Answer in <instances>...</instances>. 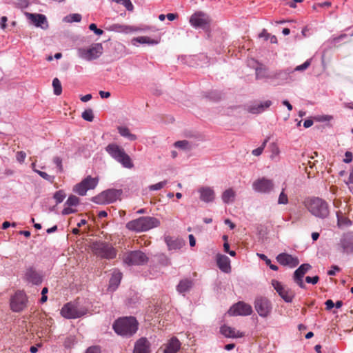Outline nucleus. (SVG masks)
I'll list each match as a JSON object with an SVG mask.
<instances>
[{"label":"nucleus","instance_id":"17","mask_svg":"<svg viewBox=\"0 0 353 353\" xmlns=\"http://www.w3.org/2000/svg\"><path fill=\"white\" fill-rule=\"evenodd\" d=\"M339 245L342 252L347 254L353 252V233L344 234L340 239Z\"/></svg>","mask_w":353,"mask_h":353},{"label":"nucleus","instance_id":"62","mask_svg":"<svg viewBox=\"0 0 353 353\" xmlns=\"http://www.w3.org/2000/svg\"><path fill=\"white\" fill-rule=\"evenodd\" d=\"M190 245L191 247H194L196 244V240L194 236L192 234H190L189 236Z\"/></svg>","mask_w":353,"mask_h":353},{"label":"nucleus","instance_id":"30","mask_svg":"<svg viewBox=\"0 0 353 353\" xmlns=\"http://www.w3.org/2000/svg\"><path fill=\"white\" fill-rule=\"evenodd\" d=\"M122 278V274L119 270H114L112 272V276L110 279L109 289L114 291L119 286Z\"/></svg>","mask_w":353,"mask_h":353},{"label":"nucleus","instance_id":"20","mask_svg":"<svg viewBox=\"0 0 353 353\" xmlns=\"http://www.w3.org/2000/svg\"><path fill=\"white\" fill-rule=\"evenodd\" d=\"M310 268L311 265L310 264L305 263L301 265L294 273V280L301 288H305L303 277Z\"/></svg>","mask_w":353,"mask_h":353},{"label":"nucleus","instance_id":"13","mask_svg":"<svg viewBox=\"0 0 353 353\" xmlns=\"http://www.w3.org/2000/svg\"><path fill=\"white\" fill-rule=\"evenodd\" d=\"M254 307L259 315L261 317L268 316L272 309L271 302L265 297H258L254 301Z\"/></svg>","mask_w":353,"mask_h":353},{"label":"nucleus","instance_id":"46","mask_svg":"<svg viewBox=\"0 0 353 353\" xmlns=\"http://www.w3.org/2000/svg\"><path fill=\"white\" fill-rule=\"evenodd\" d=\"M53 162L57 165L59 172H62L63 170L62 159L59 157H55L53 158Z\"/></svg>","mask_w":353,"mask_h":353},{"label":"nucleus","instance_id":"26","mask_svg":"<svg viewBox=\"0 0 353 353\" xmlns=\"http://www.w3.org/2000/svg\"><path fill=\"white\" fill-rule=\"evenodd\" d=\"M147 28H141L134 26H130L121 24H113L110 27V30L117 32L129 33L138 31H145Z\"/></svg>","mask_w":353,"mask_h":353},{"label":"nucleus","instance_id":"60","mask_svg":"<svg viewBox=\"0 0 353 353\" xmlns=\"http://www.w3.org/2000/svg\"><path fill=\"white\" fill-rule=\"evenodd\" d=\"M99 95L103 99H107L110 97V92L101 90L99 91Z\"/></svg>","mask_w":353,"mask_h":353},{"label":"nucleus","instance_id":"1","mask_svg":"<svg viewBox=\"0 0 353 353\" xmlns=\"http://www.w3.org/2000/svg\"><path fill=\"white\" fill-rule=\"evenodd\" d=\"M305 206L312 215L318 219H326L330 214L329 204L321 198H309L305 201Z\"/></svg>","mask_w":353,"mask_h":353},{"label":"nucleus","instance_id":"64","mask_svg":"<svg viewBox=\"0 0 353 353\" xmlns=\"http://www.w3.org/2000/svg\"><path fill=\"white\" fill-rule=\"evenodd\" d=\"M17 4L21 8H26L28 6V1L26 0H17Z\"/></svg>","mask_w":353,"mask_h":353},{"label":"nucleus","instance_id":"43","mask_svg":"<svg viewBox=\"0 0 353 353\" xmlns=\"http://www.w3.org/2000/svg\"><path fill=\"white\" fill-rule=\"evenodd\" d=\"M81 117L84 120L88 121H92L94 119L93 112L91 109H88L83 112Z\"/></svg>","mask_w":353,"mask_h":353},{"label":"nucleus","instance_id":"21","mask_svg":"<svg viewBox=\"0 0 353 353\" xmlns=\"http://www.w3.org/2000/svg\"><path fill=\"white\" fill-rule=\"evenodd\" d=\"M24 279L33 285H39L42 283V276L32 268L26 270Z\"/></svg>","mask_w":353,"mask_h":353},{"label":"nucleus","instance_id":"16","mask_svg":"<svg viewBox=\"0 0 353 353\" xmlns=\"http://www.w3.org/2000/svg\"><path fill=\"white\" fill-rule=\"evenodd\" d=\"M26 295L22 292H17L10 300V307L14 312L21 311L26 305Z\"/></svg>","mask_w":353,"mask_h":353},{"label":"nucleus","instance_id":"59","mask_svg":"<svg viewBox=\"0 0 353 353\" xmlns=\"http://www.w3.org/2000/svg\"><path fill=\"white\" fill-rule=\"evenodd\" d=\"M325 304L327 310H331L334 306V302L331 299L327 300L325 301Z\"/></svg>","mask_w":353,"mask_h":353},{"label":"nucleus","instance_id":"18","mask_svg":"<svg viewBox=\"0 0 353 353\" xmlns=\"http://www.w3.org/2000/svg\"><path fill=\"white\" fill-rule=\"evenodd\" d=\"M199 199L205 203L213 202L215 199V192L212 187L202 186L198 189Z\"/></svg>","mask_w":353,"mask_h":353},{"label":"nucleus","instance_id":"37","mask_svg":"<svg viewBox=\"0 0 353 353\" xmlns=\"http://www.w3.org/2000/svg\"><path fill=\"white\" fill-rule=\"evenodd\" d=\"M174 146L181 150H190L192 148L190 143L186 140L176 141Z\"/></svg>","mask_w":353,"mask_h":353},{"label":"nucleus","instance_id":"52","mask_svg":"<svg viewBox=\"0 0 353 353\" xmlns=\"http://www.w3.org/2000/svg\"><path fill=\"white\" fill-rule=\"evenodd\" d=\"M319 278L318 276H314L313 277H310V276H307L305 278V281L307 283H312V284H316L317 283V282L319 281Z\"/></svg>","mask_w":353,"mask_h":353},{"label":"nucleus","instance_id":"54","mask_svg":"<svg viewBox=\"0 0 353 353\" xmlns=\"http://www.w3.org/2000/svg\"><path fill=\"white\" fill-rule=\"evenodd\" d=\"M345 158L344 159L343 161L345 163H350L352 160V154L351 152L347 151L345 154Z\"/></svg>","mask_w":353,"mask_h":353},{"label":"nucleus","instance_id":"19","mask_svg":"<svg viewBox=\"0 0 353 353\" xmlns=\"http://www.w3.org/2000/svg\"><path fill=\"white\" fill-rule=\"evenodd\" d=\"M277 261L282 265L294 268L299 263L297 257L287 253H281L276 256Z\"/></svg>","mask_w":353,"mask_h":353},{"label":"nucleus","instance_id":"28","mask_svg":"<svg viewBox=\"0 0 353 353\" xmlns=\"http://www.w3.org/2000/svg\"><path fill=\"white\" fill-rule=\"evenodd\" d=\"M216 262L218 267L221 271L226 273L230 272V260L227 256L221 254H217Z\"/></svg>","mask_w":353,"mask_h":353},{"label":"nucleus","instance_id":"4","mask_svg":"<svg viewBox=\"0 0 353 353\" xmlns=\"http://www.w3.org/2000/svg\"><path fill=\"white\" fill-rule=\"evenodd\" d=\"M160 225V221L155 217L142 216L132 220L126 224L128 229L136 232H144L157 228Z\"/></svg>","mask_w":353,"mask_h":353},{"label":"nucleus","instance_id":"38","mask_svg":"<svg viewBox=\"0 0 353 353\" xmlns=\"http://www.w3.org/2000/svg\"><path fill=\"white\" fill-rule=\"evenodd\" d=\"M81 20V15L77 13L71 14L64 18V21L68 23L79 22Z\"/></svg>","mask_w":353,"mask_h":353},{"label":"nucleus","instance_id":"56","mask_svg":"<svg viewBox=\"0 0 353 353\" xmlns=\"http://www.w3.org/2000/svg\"><path fill=\"white\" fill-rule=\"evenodd\" d=\"M338 271H339V268L336 265H333L332 266V269L327 272V274L330 276H334L335 275L336 272Z\"/></svg>","mask_w":353,"mask_h":353},{"label":"nucleus","instance_id":"31","mask_svg":"<svg viewBox=\"0 0 353 353\" xmlns=\"http://www.w3.org/2000/svg\"><path fill=\"white\" fill-rule=\"evenodd\" d=\"M158 43H159V41L157 40L151 39L148 37H143V36L135 37L131 40V43L134 46H137L138 43L154 45V44H157Z\"/></svg>","mask_w":353,"mask_h":353},{"label":"nucleus","instance_id":"47","mask_svg":"<svg viewBox=\"0 0 353 353\" xmlns=\"http://www.w3.org/2000/svg\"><path fill=\"white\" fill-rule=\"evenodd\" d=\"M337 219H338V225L342 226L344 225H350L351 221L350 220H347L346 218L340 216L339 214L337 213Z\"/></svg>","mask_w":353,"mask_h":353},{"label":"nucleus","instance_id":"23","mask_svg":"<svg viewBox=\"0 0 353 353\" xmlns=\"http://www.w3.org/2000/svg\"><path fill=\"white\" fill-rule=\"evenodd\" d=\"M26 15L28 19L37 27H41L43 29L48 27L46 17L43 14L27 13Z\"/></svg>","mask_w":353,"mask_h":353},{"label":"nucleus","instance_id":"58","mask_svg":"<svg viewBox=\"0 0 353 353\" xmlns=\"http://www.w3.org/2000/svg\"><path fill=\"white\" fill-rule=\"evenodd\" d=\"M259 37L260 38H263L265 40H268L270 37V34L268 33L266 30L263 29L262 32L259 34Z\"/></svg>","mask_w":353,"mask_h":353},{"label":"nucleus","instance_id":"51","mask_svg":"<svg viewBox=\"0 0 353 353\" xmlns=\"http://www.w3.org/2000/svg\"><path fill=\"white\" fill-rule=\"evenodd\" d=\"M77 212L76 210L72 208L70 206L65 205V208L62 210L63 215H68L70 214L75 213Z\"/></svg>","mask_w":353,"mask_h":353},{"label":"nucleus","instance_id":"36","mask_svg":"<svg viewBox=\"0 0 353 353\" xmlns=\"http://www.w3.org/2000/svg\"><path fill=\"white\" fill-rule=\"evenodd\" d=\"M52 86L55 95H60L62 92V87L60 81L57 78H54L52 81Z\"/></svg>","mask_w":353,"mask_h":353},{"label":"nucleus","instance_id":"53","mask_svg":"<svg viewBox=\"0 0 353 353\" xmlns=\"http://www.w3.org/2000/svg\"><path fill=\"white\" fill-rule=\"evenodd\" d=\"M85 353H101V350L98 346L90 347L87 349Z\"/></svg>","mask_w":353,"mask_h":353},{"label":"nucleus","instance_id":"48","mask_svg":"<svg viewBox=\"0 0 353 353\" xmlns=\"http://www.w3.org/2000/svg\"><path fill=\"white\" fill-rule=\"evenodd\" d=\"M117 2L123 4L128 10H132L133 9V5L130 0H116Z\"/></svg>","mask_w":353,"mask_h":353},{"label":"nucleus","instance_id":"15","mask_svg":"<svg viewBox=\"0 0 353 353\" xmlns=\"http://www.w3.org/2000/svg\"><path fill=\"white\" fill-rule=\"evenodd\" d=\"M252 312V306L243 301H239L233 305L228 310V314L230 316H248Z\"/></svg>","mask_w":353,"mask_h":353},{"label":"nucleus","instance_id":"11","mask_svg":"<svg viewBox=\"0 0 353 353\" xmlns=\"http://www.w3.org/2000/svg\"><path fill=\"white\" fill-rule=\"evenodd\" d=\"M252 189L254 192L261 194H270L274 189V181L265 177H261L252 183Z\"/></svg>","mask_w":353,"mask_h":353},{"label":"nucleus","instance_id":"29","mask_svg":"<svg viewBox=\"0 0 353 353\" xmlns=\"http://www.w3.org/2000/svg\"><path fill=\"white\" fill-rule=\"evenodd\" d=\"M165 242L166 243L169 250H179L184 245V241L182 239L174 238L170 236L165 237Z\"/></svg>","mask_w":353,"mask_h":353},{"label":"nucleus","instance_id":"10","mask_svg":"<svg viewBox=\"0 0 353 353\" xmlns=\"http://www.w3.org/2000/svg\"><path fill=\"white\" fill-rule=\"evenodd\" d=\"M98 183L99 179L97 177L88 176L74 186L73 191L80 196H85L88 190H94Z\"/></svg>","mask_w":353,"mask_h":353},{"label":"nucleus","instance_id":"5","mask_svg":"<svg viewBox=\"0 0 353 353\" xmlns=\"http://www.w3.org/2000/svg\"><path fill=\"white\" fill-rule=\"evenodd\" d=\"M90 249L94 255L101 259H112L117 256L116 249L105 241H94L90 245Z\"/></svg>","mask_w":353,"mask_h":353},{"label":"nucleus","instance_id":"12","mask_svg":"<svg viewBox=\"0 0 353 353\" xmlns=\"http://www.w3.org/2000/svg\"><path fill=\"white\" fill-rule=\"evenodd\" d=\"M189 21L191 26L195 28L206 29L209 27L211 19L205 13L197 12L190 17Z\"/></svg>","mask_w":353,"mask_h":353},{"label":"nucleus","instance_id":"3","mask_svg":"<svg viewBox=\"0 0 353 353\" xmlns=\"http://www.w3.org/2000/svg\"><path fill=\"white\" fill-rule=\"evenodd\" d=\"M106 152L124 168L131 169L134 165L130 157L117 143H110L105 148Z\"/></svg>","mask_w":353,"mask_h":353},{"label":"nucleus","instance_id":"40","mask_svg":"<svg viewBox=\"0 0 353 353\" xmlns=\"http://www.w3.org/2000/svg\"><path fill=\"white\" fill-rule=\"evenodd\" d=\"M167 183H168V181L164 180V181H160L156 184L149 185L148 189L150 191L159 190L163 188L167 185Z\"/></svg>","mask_w":353,"mask_h":353},{"label":"nucleus","instance_id":"57","mask_svg":"<svg viewBox=\"0 0 353 353\" xmlns=\"http://www.w3.org/2000/svg\"><path fill=\"white\" fill-rule=\"evenodd\" d=\"M257 256L262 260H263L267 265L270 264L271 260L269 259L267 256H265L264 254H260L257 253Z\"/></svg>","mask_w":353,"mask_h":353},{"label":"nucleus","instance_id":"33","mask_svg":"<svg viewBox=\"0 0 353 353\" xmlns=\"http://www.w3.org/2000/svg\"><path fill=\"white\" fill-rule=\"evenodd\" d=\"M235 196V191L232 188H228L223 192L221 199L224 203L228 204L232 203L234 201Z\"/></svg>","mask_w":353,"mask_h":353},{"label":"nucleus","instance_id":"6","mask_svg":"<svg viewBox=\"0 0 353 353\" xmlns=\"http://www.w3.org/2000/svg\"><path fill=\"white\" fill-rule=\"evenodd\" d=\"M121 190L108 189L92 198L91 201L99 205H106L115 202L120 198Z\"/></svg>","mask_w":353,"mask_h":353},{"label":"nucleus","instance_id":"50","mask_svg":"<svg viewBox=\"0 0 353 353\" xmlns=\"http://www.w3.org/2000/svg\"><path fill=\"white\" fill-rule=\"evenodd\" d=\"M26 157V154L24 152L19 151V152H17L16 159L19 163H23Z\"/></svg>","mask_w":353,"mask_h":353},{"label":"nucleus","instance_id":"39","mask_svg":"<svg viewBox=\"0 0 353 353\" xmlns=\"http://www.w3.org/2000/svg\"><path fill=\"white\" fill-rule=\"evenodd\" d=\"M79 203V199L74 195H70L65 203V205L70 207L77 206Z\"/></svg>","mask_w":353,"mask_h":353},{"label":"nucleus","instance_id":"55","mask_svg":"<svg viewBox=\"0 0 353 353\" xmlns=\"http://www.w3.org/2000/svg\"><path fill=\"white\" fill-rule=\"evenodd\" d=\"M256 77L257 79H263L265 77L264 71L261 68L256 70Z\"/></svg>","mask_w":353,"mask_h":353},{"label":"nucleus","instance_id":"22","mask_svg":"<svg viewBox=\"0 0 353 353\" xmlns=\"http://www.w3.org/2000/svg\"><path fill=\"white\" fill-rule=\"evenodd\" d=\"M133 353H151L148 340L145 337L138 339L134 343Z\"/></svg>","mask_w":353,"mask_h":353},{"label":"nucleus","instance_id":"32","mask_svg":"<svg viewBox=\"0 0 353 353\" xmlns=\"http://www.w3.org/2000/svg\"><path fill=\"white\" fill-rule=\"evenodd\" d=\"M192 287V282L190 279L181 280L176 286V290L180 294L188 292Z\"/></svg>","mask_w":353,"mask_h":353},{"label":"nucleus","instance_id":"44","mask_svg":"<svg viewBox=\"0 0 353 353\" xmlns=\"http://www.w3.org/2000/svg\"><path fill=\"white\" fill-rule=\"evenodd\" d=\"M284 191L285 190L283 189L279 196L278 203L280 205H285L288 203V197Z\"/></svg>","mask_w":353,"mask_h":353},{"label":"nucleus","instance_id":"7","mask_svg":"<svg viewBox=\"0 0 353 353\" xmlns=\"http://www.w3.org/2000/svg\"><path fill=\"white\" fill-rule=\"evenodd\" d=\"M103 53L101 43H93L88 48H79L77 54L79 58L90 61L98 59Z\"/></svg>","mask_w":353,"mask_h":353},{"label":"nucleus","instance_id":"63","mask_svg":"<svg viewBox=\"0 0 353 353\" xmlns=\"http://www.w3.org/2000/svg\"><path fill=\"white\" fill-rule=\"evenodd\" d=\"M313 125V121L311 119H307L303 123V126L305 128H310Z\"/></svg>","mask_w":353,"mask_h":353},{"label":"nucleus","instance_id":"45","mask_svg":"<svg viewBox=\"0 0 353 353\" xmlns=\"http://www.w3.org/2000/svg\"><path fill=\"white\" fill-rule=\"evenodd\" d=\"M266 143L267 140H265L260 147L253 150L252 154L256 157L261 155L265 147Z\"/></svg>","mask_w":353,"mask_h":353},{"label":"nucleus","instance_id":"24","mask_svg":"<svg viewBox=\"0 0 353 353\" xmlns=\"http://www.w3.org/2000/svg\"><path fill=\"white\" fill-rule=\"evenodd\" d=\"M271 105L272 101L270 100H266L263 102L256 103L249 105L248 110L252 114H260L269 108Z\"/></svg>","mask_w":353,"mask_h":353},{"label":"nucleus","instance_id":"34","mask_svg":"<svg viewBox=\"0 0 353 353\" xmlns=\"http://www.w3.org/2000/svg\"><path fill=\"white\" fill-rule=\"evenodd\" d=\"M117 130L121 137H125L130 141H135L137 139V135L131 133L129 128L127 127L118 126Z\"/></svg>","mask_w":353,"mask_h":353},{"label":"nucleus","instance_id":"25","mask_svg":"<svg viewBox=\"0 0 353 353\" xmlns=\"http://www.w3.org/2000/svg\"><path fill=\"white\" fill-rule=\"evenodd\" d=\"M221 333L227 338H242L245 334L235 328L223 325L220 328Z\"/></svg>","mask_w":353,"mask_h":353},{"label":"nucleus","instance_id":"49","mask_svg":"<svg viewBox=\"0 0 353 353\" xmlns=\"http://www.w3.org/2000/svg\"><path fill=\"white\" fill-rule=\"evenodd\" d=\"M89 29L92 31H93L97 35H101L103 33V31L101 29L97 28L95 23H91L89 26Z\"/></svg>","mask_w":353,"mask_h":353},{"label":"nucleus","instance_id":"42","mask_svg":"<svg viewBox=\"0 0 353 353\" xmlns=\"http://www.w3.org/2000/svg\"><path fill=\"white\" fill-rule=\"evenodd\" d=\"M34 172L37 173L41 177H42L43 179L50 181V183H53L54 176H50L48 174H47L45 172L40 171L37 169H34Z\"/></svg>","mask_w":353,"mask_h":353},{"label":"nucleus","instance_id":"14","mask_svg":"<svg viewBox=\"0 0 353 353\" xmlns=\"http://www.w3.org/2000/svg\"><path fill=\"white\" fill-rule=\"evenodd\" d=\"M272 285L279 296L287 303H291L294 297V292L276 280L272 281Z\"/></svg>","mask_w":353,"mask_h":353},{"label":"nucleus","instance_id":"9","mask_svg":"<svg viewBox=\"0 0 353 353\" xmlns=\"http://www.w3.org/2000/svg\"><path fill=\"white\" fill-rule=\"evenodd\" d=\"M86 309L77 303H68L61 310V315L66 319H77L86 314Z\"/></svg>","mask_w":353,"mask_h":353},{"label":"nucleus","instance_id":"41","mask_svg":"<svg viewBox=\"0 0 353 353\" xmlns=\"http://www.w3.org/2000/svg\"><path fill=\"white\" fill-rule=\"evenodd\" d=\"M65 196V193L63 190H59L54 194L53 198L56 201V203L58 204L64 200Z\"/></svg>","mask_w":353,"mask_h":353},{"label":"nucleus","instance_id":"27","mask_svg":"<svg viewBox=\"0 0 353 353\" xmlns=\"http://www.w3.org/2000/svg\"><path fill=\"white\" fill-rule=\"evenodd\" d=\"M164 345L163 353H176L181 348V343L175 336L172 337Z\"/></svg>","mask_w":353,"mask_h":353},{"label":"nucleus","instance_id":"35","mask_svg":"<svg viewBox=\"0 0 353 353\" xmlns=\"http://www.w3.org/2000/svg\"><path fill=\"white\" fill-rule=\"evenodd\" d=\"M310 65H311V59H307L303 64L297 65L294 70H291V69L285 70V73L290 74V73L293 72L294 71H298V72L304 71L306 69H307Z\"/></svg>","mask_w":353,"mask_h":353},{"label":"nucleus","instance_id":"8","mask_svg":"<svg viewBox=\"0 0 353 353\" xmlns=\"http://www.w3.org/2000/svg\"><path fill=\"white\" fill-rule=\"evenodd\" d=\"M122 260L128 265H141L147 263L148 258L141 251H130L123 254Z\"/></svg>","mask_w":353,"mask_h":353},{"label":"nucleus","instance_id":"61","mask_svg":"<svg viewBox=\"0 0 353 353\" xmlns=\"http://www.w3.org/2000/svg\"><path fill=\"white\" fill-rule=\"evenodd\" d=\"M7 20L8 19L6 17H2L0 19V26L2 29H4L6 28Z\"/></svg>","mask_w":353,"mask_h":353},{"label":"nucleus","instance_id":"2","mask_svg":"<svg viewBox=\"0 0 353 353\" xmlns=\"http://www.w3.org/2000/svg\"><path fill=\"white\" fill-rule=\"evenodd\" d=\"M113 329L119 335L131 336L138 330V322L132 316L120 318L113 324Z\"/></svg>","mask_w":353,"mask_h":353}]
</instances>
